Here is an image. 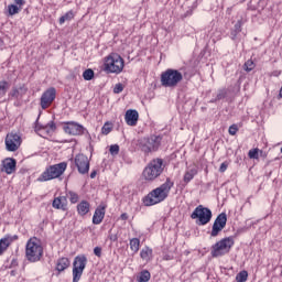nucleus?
Here are the masks:
<instances>
[{"label": "nucleus", "instance_id": "obj_1", "mask_svg": "<svg viewBox=\"0 0 282 282\" xmlns=\"http://www.w3.org/2000/svg\"><path fill=\"white\" fill-rule=\"evenodd\" d=\"M175 185L170 177L161 184L159 187L152 189L147 196L142 198L144 206H155L156 204H162L166 197H169V193H171V188Z\"/></svg>", "mask_w": 282, "mask_h": 282}, {"label": "nucleus", "instance_id": "obj_2", "mask_svg": "<svg viewBox=\"0 0 282 282\" xmlns=\"http://www.w3.org/2000/svg\"><path fill=\"white\" fill-rule=\"evenodd\" d=\"M138 151H141L144 155H152L160 151L162 147V135L152 134L150 137H143L134 141Z\"/></svg>", "mask_w": 282, "mask_h": 282}, {"label": "nucleus", "instance_id": "obj_3", "mask_svg": "<svg viewBox=\"0 0 282 282\" xmlns=\"http://www.w3.org/2000/svg\"><path fill=\"white\" fill-rule=\"evenodd\" d=\"M164 173V160L153 159L143 170V177L147 182H154Z\"/></svg>", "mask_w": 282, "mask_h": 282}, {"label": "nucleus", "instance_id": "obj_4", "mask_svg": "<svg viewBox=\"0 0 282 282\" xmlns=\"http://www.w3.org/2000/svg\"><path fill=\"white\" fill-rule=\"evenodd\" d=\"M25 257L30 263H36L43 259V246H41V240L36 237L31 238L26 242Z\"/></svg>", "mask_w": 282, "mask_h": 282}, {"label": "nucleus", "instance_id": "obj_5", "mask_svg": "<svg viewBox=\"0 0 282 282\" xmlns=\"http://www.w3.org/2000/svg\"><path fill=\"white\" fill-rule=\"evenodd\" d=\"M67 171V162H61L54 165H50L39 176L37 182H50L51 180H57Z\"/></svg>", "mask_w": 282, "mask_h": 282}, {"label": "nucleus", "instance_id": "obj_6", "mask_svg": "<svg viewBox=\"0 0 282 282\" xmlns=\"http://www.w3.org/2000/svg\"><path fill=\"white\" fill-rule=\"evenodd\" d=\"M232 246H235V237L229 236L223 238L221 240L217 241L215 245L212 246L210 254L214 259L218 257H224L228 254L230 250H232Z\"/></svg>", "mask_w": 282, "mask_h": 282}, {"label": "nucleus", "instance_id": "obj_7", "mask_svg": "<svg viewBox=\"0 0 282 282\" xmlns=\"http://www.w3.org/2000/svg\"><path fill=\"white\" fill-rule=\"evenodd\" d=\"M124 69V59L118 53H110L105 59V72L120 74Z\"/></svg>", "mask_w": 282, "mask_h": 282}, {"label": "nucleus", "instance_id": "obj_8", "mask_svg": "<svg viewBox=\"0 0 282 282\" xmlns=\"http://www.w3.org/2000/svg\"><path fill=\"white\" fill-rule=\"evenodd\" d=\"M184 76L177 69L169 68L161 74V85L163 87H177Z\"/></svg>", "mask_w": 282, "mask_h": 282}, {"label": "nucleus", "instance_id": "obj_9", "mask_svg": "<svg viewBox=\"0 0 282 282\" xmlns=\"http://www.w3.org/2000/svg\"><path fill=\"white\" fill-rule=\"evenodd\" d=\"M191 219H197V226H206L207 224H210V219H213V210L203 205H198L191 214Z\"/></svg>", "mask_w": 282, "mask_h": 282}, {"label": "nucleus", "instance_id": "obj_10", "mask_svg": "<svg viewBox=\"0 0 282 282\" xmlns=\"http://www.w3.org/2000/svg\"><path fill=\"white\" fill-rule=\"evenodd\" d=\"M85 268H87V256L79 254L75 257L73 262V282L80 281Z\"/></svg>", "mask_w": 282, "mask_h": 282}, {"label": "nucleus", "instance_id": "obj_11", "mask_svg": "<svg viewBox=\"0 0 282 282\" xmlns=\"http://www.w3.org/2000/svg\"><path fill=\"white\" fill-rule=\"evenodd\" d=\"M226 224H228V215L220 213L213 224L212 231L209 232L210 237H219L221 230L226 228Z\"/></svg>", "mask_w": 282, "mask_h": 282}, {"label": "nucleus", "instance_id": "obj_12", "mask_svg": "<svg viewBox=\"0 0 282 282\" xmlns=\"http://www.w3.org/2000/svg\"><path fill=\"white\" fill-rule=\"evenodd\" d=\"M63 129L68 135H85L87 133L85 127L75 121L65 122Z\"/></svg>", "mask_w": 282, "mask_h": 282}, {"label": "nucleus", "instance_id": "obj_13", "mask_svg": "<svg viewBox=\"0 0 282 282\" xmlns=\"http://www.w3.org/2000/svg\"><path fill=\"white\" fill-rule=\"evenodd\" d=\"M4 144L7 151H19V147H21V135H19L17 132L8 133L4 140Z\"/></svg>", "mask_w": 282, "mask_h": 282}, {"label": "nucleus", "instance_id": "obj_14", "mask_svg": "<svg viewBox=\"0 0 282 282\" xmlns=\"http://www.w3.org/2000/svg\"><path fill=\"white\" fill-rule=\"evenodd\" d=\"M56 100V88H47L41 96L40 105L42 109L52 107V102Z\"/></svg>", "mask_w": 282, "mask_h": 282}, {"label": "nucleus", "instance_id": "obj_15", "mask_svg": "<svg viewBox=\"0 0 282 282\" xmlns=\"http://www.w3.org/2000/svg\"><path fill=\"white\" fill-rule=\"evenodd\" d=\"M74 162L80 175H87L89 173V158L87 155L79 153L75 156Z\"/></svg>", "mask_w": 282, "mask_h": 282}, {"label": "nucleus", "instance_id": "obj_16", "mask_svg": "<svg viewBox=\"0 0 282 282\" xmlns=\"http://www.w3.org/2000/svg\"><path fill=\"white\" fill-rule=\"evenodd\" d=\"M140 118V113L135 109H129L126 111L124 120L129 127H135L138 124V120Z\"/></svg>", "mask_w": 282, "mask_h": 282}, {"label": "nucleus", "instance_id": "obj_17", "mask_svg": "<svg viewBox=\"0 0 282 282\" xmlns=\"http://www.w3.org/2000/svg\"><path fill=\"white\" fill-rule=\"evenodd\" d=\"M25 94H28V87H25V85H22L19 88L13 87L9 93V98L11 100H21Z\"/></svg>", "mask_w": 282, "mask_h": 282}, {"label": "nucleus", "instance_id": "obj_18", "mask_svg": "<svg viewBox=\"0 0 282 282\" xmlns=\"http://www.w3.org/2000/svg\"><path fill=\"white\" fill-rule=\"evenodd\" d=\"M2 166L4 173H7V175H12V173H14V171H17V161L12 158H8L2 162Z\"/></svg>", "mask_w": 282, "mask_h": 282}, {"label": "nucleus", "instance_id": "obj_19", "mask_svg": "<svg viewBox=\"0 0 282 282\" xmlns=\"http://www.w3.org/2000/svg\"><path fill=\"white\" fill-rule=\"evenodd\" d=\"M23 6H25V0H14V4H9L8 12L10 17H14V14H19V12L23 10Z\"/></svg>", "mask_w": 282, "mask_h": 282}, {"label": "nucleus", "instance_id": "obj_20", "mask_svg": "<svg viewBox=\"0 0 282 282\" xmlns=\"http://www.w3.org/2000/svg\"><path fill=\"white\" fill-rule=\"evenodd\" d=\"M105 208L106 207L104 205H99L96 208L95 214L93 216V224H95V226L102 224V219H105Z\"/></svg>", "mask_w": 282, "mask_h": 282}, {"label": "nucleus", "instance_id": "obj_21", "mask_svg": "<svg viewBox=\"0 0 282 282\" xmlns=\"http://www.w3.org/2000/svg\"><path fill=\"white\" fill-rule=\"evenodd\" d=\"M52 206L56 208V210H67V197L59 196L54 198Z\"/></svg>", "mask_w": 282, "mask_h": 282}, {"label": "nucleus", "instance_id": "obj_22", "mask_svg": "<svg viewBox=\"0 0 282 282\" xmlns=\"http://www.w3.org/2000/svg\"><path fill=\"white\" fill-rule=\"evenodd\" d=\"M70 264L72 262L69 261V258H59L56 263V270L58 274H61V272H65V270H67V268H69Z\"/></svg>", "mask_w": 282, "mask_h": 282}, {"label": "nucleus", "instance_id": "obj_23", "mask_svg": "<svg viewBox=\"0 0 282 282\" xmlns=\"http://www.w3.org/2000/svg\"><path fill=\"white\" fill-rule=\"evenodd\" d=\"M89 208H90L89 202H87V200H82V202L77 205L78 215H82V217L85 216V215H87V213H89Z\"/></svg>", "mask_w": 282, "mask_h": 282}, {"label": "nucleus", "instance_id": "obj_24", "mask_svg": "<svg viewBox=\"0 0 282 282\" xmlns=\"http://www.w3.org/2000/svg\"><path fill=\"white\" fill-rule=\"evenodd\" d=\"M55 131H56V122H54V120L50 121L44 126V133H46V135H52V133H54Z\"/></svg>", "mask_w": 282, "mask_h": 282}, {"label": "nucleus", "instance_id": "obj_25", "mask_svg": "<svg viewBox=\"0 0 282 282\" xmlns=\"http://www.w3.org/2000/svg\"><path fill=\"white\" fill-rule=\"evenodd\" d=\"M138 282H149L151 281V272L149 270H143L139 273L137 279Z\"/></svg>", "mask_w": 282, "mask_h": 282}, {"label": "nucleus", "instance_id": "obj_26", "mask_svg": "<svg viewBox=\"0 0 282 282\" xmlns=\"http://www.w3.org/2000/svg\"><path fill=\"white\" fill-rule=\"evenodd\" d=\"M10 89V83L7 80H1L0 82V98H3L6 94H8V90Z\"/></svg>", "mask_w": 282, "mask_h": 282}, {"label": "nucleus", "instance_id": "obj_27", "mask_svg": "<svg viewBox=\"0 0 282 282\" xmlns=\"http://www.w3.org/2000/svg\"><path fill=\"white\" fill-rule=\"evenodd\" d=\"M130 250H132V252L140 250V240L138 238L130 239Z\"/></svg>", "mask_w": 282, "mask_h": 282}, {"label": "nucleus", "instance_id": "obj_28", "mask_svg": "<svg viewBox=\"0 0 282 282\" xmlns=\"http://www.w3.org/2000/svg\"><path fill=\"white\" fill-rule=\"evenodd\" d=\"M72 19H74V11L70 10L59 18V25H63L65 21H72Z\"/></svg>", "mask_w": 282, "mask_h": 282}, {"label": "nucleus", "instance_id": "obj_29", "mask_svg": "<svg viewBox=\"0 0 282 282\" xmlns=\"http://www.w3.org/2000/svg\"><path fill=\"white\" fill-rule=\"evenodd\" d=\"M8 248H10V241L7 238L0 239V254H3Z\"/></svg>", "mask_w": 282, "mask_h": 282}, {"label": "nucleus", "instance_id": "obj_30", "mask_svg": "<svg viewBox=\"0 0 282 282\" xmlns=\"http://www.w3.org/2000/svg\"><path fill=\"white\" fill-rule=\"evenodd\" d=\"M150 254H153V250L149 247L143 248L140 252L141 259L145 261H148Z\"/></svg>", "mask_w": 282, "mask_h": 282}, {"label": "nucleus", "instance_id": "obj_31", "mask_svg": "<svg viewBox=\"0 0 282 282\" xmlns=\"http://www.w3.org/2000/svg\"><path fill=\"white\" fill-rule=\"evenodd\" d=\"M237 282H246L248 281V271L242 270L236 275Z\"/></svg>", "mask_w": 282, "mask_h": 282}, {"label": "nucleus", "instance_id": "obj_32", "mask_svg": "<svg viewBox=\"0 0 282 282\" xmlns=\"http://www.w3.org/2000/svg\"><path fill=\"white\" fill-rule=\"evenodd\" d=\"M94 76H95V73H94V69L91 68H88L83 73L84 80H94Z\"/></svg>", "mask_w": 282, "mask_h": 282}, {"label": "nucleus", "instance_id": "obj_33", "mask_svg": "<svg viewBox=\"0 0 282 282\" xmlns=\"http://www.w3.org/2000/svg\"><path fill=\"white\" fill-rule=\"evenodd\" d=\"M111 131H113V128L111 127V123H109V122H106L101 128L102 135H109V133H111Z\"/></svg>", "mask_w": 282, "mask_h": 282}, {"label": "nucleus", "instance_id": "obj_34", "mask_svg": "<svg viewBox=\"0 0 282 282\" xmlns=\"http://www.w3.org/2000/svg\"><path fill=\"white\" fill-rule=\"evenodd\" d=\"M197 172L195 171V170H191V171H188V172H186L185 174H184V182L186 183V184H188V182H191L192 180H193V177H195V174H196Z\"/></svg>", "mask_w": 282, "mask_h": 282}, {"label": "nucleus", "instance_id": "obj_35", "mask_svg": "<svg viewBox=\"0 0 282 282\" xmlns=\"http://www.w3.org/2000/svg\"><path fill=\"white\" fill-rule=\"evenodd\" d=\"M248 156L250 160H259V149H251L248 152Z\"/></svg>", "mask_w": 282, "mask_h": 282}, {"label": "nucleus", "instance_id": "obj_36", "mask_svg": "<svg viewBox=\"0 0 282 282\" xmlns=\"http://www.w3.org/2000/svg\"><path fill=\"white\" fill-rule=\"evenodd\" d=\"M243 69L245 72H252V69H254V62H252V59L247 61L243 65Z\"/></svg>", "mask_w": 282, "mask_h": 282}, {"label": "nucleus", "instance_id": "obj_37", "mask_svg": "<svg viewBox=\"0 0 282 282\" xmlns=\"http://www.w3.org/2000/svg\"><path fill=\"white\" fill-rule=\"evenodd\" d=\"M226 96H228V90H226V88L220 89L217 93L216 100H224V98H226Z\"/></svg>", "mask_w": 282, "mask_h": 282}, {"label": "nucleus", "instance_id": "obj_38", "mask_svg": "<svg viewBox=\"0 0 282 282\" xmlns=\"http://www.w3.org/2000/svg\"><path fill=\"white\" fill-rule=\"evenodd\" d=\"M109 151L111 155H118V153H120V145L118 144L110 145Z\"/></svg>", "mask_w": 282, "mask_h": 282}, {"label": "nucleus", "instance_id": "obj_39", "mask_svg": "<svg viewBox=\"0 0 282 282\" xmlns=\"http://www.w3.org/2000/svg\"><path fill=\"white\" fill-rule=\"evenodd\" d=\"M124 91V86L122 84H116L113 88V94H122Z\"/></svg>", "mask_w": 282, "mask_h": 282}, {"label": "nucleus", "instance_id": "obj_40", "mask_svg": "<svg viewBox=\"0 0 282 282\" xmlns=\"http://www.w3.org/2000/svg\"><path fill=\"white\" fill-rule=\"evenodd\" d=\"M237 131H239V127H237V124H231L229 127V135H237Z\"/></svg>", "mask_w": 282, "mask_h": 282}, {"label": "nucleus", "instance_id": "obj_41", "mask_svg": "<svg viewBox=\"0 0 282 282\" xmlns=\"http://www.w3.org/2000/svg\"><path fill=\"white\" fill-rule=\"evenodd\" d=\"M69 200H70V204H76L78 202V194L74 193V192H69Z\"/></svg>", "mask_w": 282, "mask_h": 282}, {"label": "nucleus", "instance_id": "obj_42", "mask_svg": "<svg viewBox=\"0 0 282 282\" xmlns=\"http://www.w3.org/2000/svg\"><path fill=\"white\" fill-rule=\"evenodd\" d=\"M228 164L227 161L223 162L219 167V173H226V171H228Z\"/></svg>", "mask_w": 282, "mask_h": 282}, {"label": "nucleus", "instance_id": "obj_43", "mask_svg": "<svg viewBox=\"0 0 282 282\" xmlns=\"http://www.w3.org/2000/svg\"><path fill=\"white\" fill-rule=\"evenodd\" d=\"M94 254L95 257H98V258L102 257V247H95Z\"/></svg>", "mask_w": 282, "mask_h": 282}, {"label": "nucleus", "instance_id": "obj_44", "mask_svg": "<svg viewBox=\"0 0 282 282\" xmlns=\"http://www.w3.org/2000/svg\"><path fill=\"white\" fill-rule=\"evenodd\" d=\"M35 131H45V126L39 123V119L35 121Z\"/></svg>", "mask_w": 282, "mask_h": 282}, {"label": "nucleus", "instance_id": "obj_45", "mask_svg": "<svg viewBox=\"0 0 282 282\" xmlns=\"http://www.w3.org/2000/svg\"><path fill=\"white\" fill-rule=\"evenodd\" d=\"M241 25H242V22L241 20H238L234 26V31L240 33L241 32Z\"/></svg>", "mask_w": 282, "mask_h": 282}, {"label": "nucleus", "instance_id": "obj_46", "mask_svg": "<svg viewBox=\"0 0 282 282\" xmlns=\"http://www.w3.org/2000/svg\"><path fill=\"white\" fill-rule=\"evenodd\" d=\"M8 239L9 243L11 245L12 241H18L19 240V236L18 235H13V236H7L4 237Z\"/></svg>", "mask_w": 282, "mask_h": 282}, {"label": "nucleus", "instance_id": "obj_47", "mask_svg": "<svg viewBox=\"0 0 282 282\" xmlns=\"http://www.w3.org/2000/svg\"><path fill=\"white\" fill-rule=\"evenodd\" d=\"M238 31H235V29H231L230 31V39L231 41H237Z\"/></svg>", "mask_w": 282, "mask_h": 282}, {"label": "nucleus", "instance_id": "obj_48", "mask_svg": "<svg viewBox=\"0 0 282 282\" xmlns=\"http://www.w3.org/2000/svg\"><path fill=\"white\" fill-rule=\"evenodd\" d=\"M108 239H110V241L116 242V241H118V235H116V234H110V235L108 236Z\"/></svg>", "mask_w": 282, "mask_h": 282}, {"label": "nucleus", "instance_id": "obj_49", "mask_svg": "<svg viewBox=\"0 0 282 282\" xmlns=\"http://www.w3.org/2000/svg\"><path fill=\"white\" fill-rule=\"evenodd\" d=\"M120 219H121L122 221H127V219H129V214H128V213L121 214V215H120Z\"/></svg>", "mask_w": 282, "mask_h": 282}, {"label": "nucleus", "instance_id": "obj_50", "mask_svg": "<svg viewBox=\"0 0 282 282\" xmlns=\"http://www.w3.org/2000/svg\"><path fill=\"white\" fill-rule=\"evenodd\" d=\"M96 175H98V172H96V170H94V171L90 173V178H91V180H95V178H96Z\"/></svg>", "mask_w": 282, "mask_h": 282}, {"label": "nucleus", "instance_id": "obj_51", "mask_svg": "<svg viewBox=\"0 0 282 282\" xmlns=\"http://www.w3.org/2000/svg\"><path fill=\"white\" fill-rule=\"evenodd\" d=\"M15 265H19V261H18L17 259H13V260L11 261V267H12V268H15Z\"/></svg>", "mask_w": 282, "mask_h": 282}, {"label": "nucleus", "instance_id": "obj_52", "mask_svg": "<svg viewBox=\"0 0 282 282\" xmlns=\"http://www.w3.org/2000/svg\"><path fill=\"white\" fill-rule=\"evenodd\" d=\"M0 47H3V40L0 37Z\"/></svg>", "mask_w": 282, "mask_h": 282}, {"label": "nucleus", "instance_id": "obj_53", "mask_svg": "<svg viewBox=\"0 0 282 282\" xmlns=\"http://www.w3.org/2000/svg\"><path fill=\"white\" fill-rule=\"evenodd\" d=\"M217 101H219V100L217 99V97H216L215 99H212V100H210V102H217Z\"/></svg>", "mask_w": 282, "mask_h": 282}, {"label": "nucleus", "instance_id": "obj_54", "mask_svg": "<svg viewBox=\"0 0 282 282\" xmlns=\"http://www.w3.org/2000/svg\"><path fill=\"white\" fill-rule=\"evenodd\" d=\"M15 275V271H11V276H14Z\"/></svg>", "mask_w": 282, "mask_h": 282}]
</instances>
